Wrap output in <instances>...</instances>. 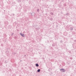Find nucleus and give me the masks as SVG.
<instances>
[{
	"label": "nucleus",
	"mask_w": 76,
	"mask_h": 76,
	"mask_svg": "<svg viewBox=\"0 0 76 76\" xmlns=\"http://www.w3.org/2000/svg\"><path fill=\"white\" fill-rule=\"evenodd\" d=\"M60 71L61 72H66V70L62 68L60 69Z\"/></svg>",
	"instance_id": "1"
},
{
	"label": "nucleus",
	"mask_w": 76,
	"mask_h": 76,
	"mask_svg": "<svg viewBox=\"0 0 76 76\" xmlns=\"http://www.w3.org/2000/svg\"><path fill=\"white\" fill-rule=\"evenodd\" d=\"M20 35L23 37H25V34H23L22 33H20Z\"/></svg>",
	"instance_id": "2"
},
{
	"label": "nucleus",
	"mask_w": 76,
	"mask_h": 76,
	"mask_svg": "<svg viewBox=\"0 0 76 76\" xmlns=\"http://www.w3.org/2000/svg\"><path fill=\"white\" fill-rule=\"evenodd\" d=\"M17 2H18V3H20V2H21V0H17Z\"/></svg>",
	"instance_id": "3"
},
{
	"label": "nucleus",
	"mask_w": 76,
	"mask_h": 76,
	"mask_svg": "<svg viewBox=\"0 0 76 76\" xmlns=\"http://www.w3.org/2000/svg\"><path fill=\"white\" fill-rule=\"evenodd\" d=\"M36 67H38V66H39V64H36Z\"/></svg>",
	"instance_id": "4"
},
{
	"label": "nucleus",
	"mask_w": 76,
	"mask_h": 76,
	"mask_svg": "<svg viewBox=\"0 0 76 76\" xmlns=\"http://www.w3.org/2000/svg\"><path fill=\"white\" fill-rule=\"evenodd\" d=\"M70 28V30H71V31H73V28L72 27H71Z\"/></svg>",
	"instance_id": "5"
},
{
	"label": "nucleus",
	"mask_w": 76,
	"mask_h": 76,
	"mask_svg": "<svg viewBox=\"0 0 76 76\" xmlns=\"http://www.w3.org/2000/svg\"><path fill=\"white\" fill-rule=\"evenodd\" d=\"M40 72V69H38L37 70V72Z\"/></svg>",
	"instance_id": "6"
},
{
	"label": "nucleus",
	"mask_w": 76,
	"mask_h": 76,
	"mask_svg": "<svg viewBox=\"0 0 76 76\" xmlns=\"http://www.w3.org/2000/svg\"><path fill=\"white\" fill-rule=\"evenodd\" d=\"M50 20H53V18H50Z\"/></svg>",
	"instance_id": "7"
},
{
	"label": "nucleus",
	"mask_w": 76,
	"mask_h": 76,
	"mask_svg": "<svg viewBox=\"0 0 76 76\" xmlns=\"http://www.w3.org/2000/svg\"><path fill=\"white\" fill-rule=\"evenodd\" d=\"M51 15H54V14H53V13L52 12L51 13Z\"/></svg>",
	"instance_id": "8"
},
{
	"label": "nucleus",
	"mask_w": 76,
	"mask_h": 76,
	"mask_svg": "<svg viewBox=\"0 0 76 76\" xmlns=\"http://www.w3.org/2000/svg\"><path fill=\"white\" fill-rule=\"evenodd\" d=\"M13 34H14V33H12L11 34V35H13Z\"/></svg>",
	"instance_id": "9"
},
{
	"label": "nucleus",
	"mask_w": 76,
	"mask_h": 76,
	"mask_svg": "<svg viewBox=\"0 0 76 76\" xmlns=\"http://www.w3.org/2000/svg\"><path fill=\"white\" fill-rule=\"evenodd\" d=\"M52 46H53V47H54V46H55L54 44H53V45H52Z\"/></svg>",
	"instance_id": "10"
},
{
	"label": "nucleus",
	"mask_w": 76,
	"mask_h": 76,
	"mask_svg": "<svg viewBox=\"0 0 76 76\" xmlns=\"http://www.w3.org/2000/svg\"><path fill=\"white\" fill-rule=\"evenodd\" d=\"M37 12H39V9H37Z\"/></svg>",
	"instance_id": "11"
},
{
	"label": "nucleus",
	"mask_w": 76,
	"mask_h": 76,
	"mask_svg": "<svg viewBox=\"0 0 76 76\" xmlns=\"http://www.w3.org/2000/svg\"><path fill=\"white\" fill-rule=\"evenodd\" d=\"M31 15H32V16H33V15H32L31 14Z\"/></svg>",
	"instance_id": "12"
},
{
	"label": "nucleus",
	"mask_w": 76,
	"mask_h": 76,
	"mask_svg": "<svg viewBox=\"0 0 76 76\" xmlns=\"http://www.w3.org/2000/svg\"><path fill=\"white\" fill-rule=\"evenodd\" d=\"M27 1H28V0H26Z\"/></svg>",
	"instance_id": "13"
}]
</instances>
